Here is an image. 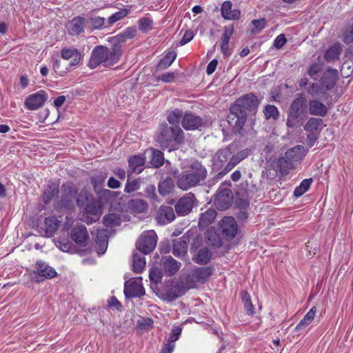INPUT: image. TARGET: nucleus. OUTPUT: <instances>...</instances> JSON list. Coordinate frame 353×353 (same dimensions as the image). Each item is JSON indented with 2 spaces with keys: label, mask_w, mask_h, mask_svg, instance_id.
I'll use <instances>...</instances> for the list:
<instances>
[{
  "label": "nucleus",
  "mask_w": 353,
  "mask_h": 353,
  "mask_svg": "<svg viewBox=\"0 0 353 353\" xmlns=\"http://www.w3.org/2000/svg\"><path fill=\"white\" fill-rule=\"evenodd\" d=\"M191 288H194L193 284L185 285L183 281L175 279L169 280L163 286L161 298L166 301L171 302L183 296Z\"/></svg>",
  "instance_id": "423d86ee"
},
{
  "label": "nucleus",
  "mask_w": 353,
  "mask_h": 353,
  "mask_svg": "<svg viewBox=\"0 0 353 353\" xmlns=\"http://www.w3.org/2000/svg\"><path fill=\"white\" fill-rule=\"evenodd\" d=\"M92 195L86 190H81L77 196V204L80 208H85L92 199Z\"/></svg>",
  "instance_id": "49530a36"
},
{
  "label": "nucleus",
  "mask_w": 353,
  "mask_h": 353,
  "mask_svg": "<svg viewBox=\"0 0 353 353\" xmlns=\"http://www.w3.org/2000/svg\"><path fill=\"white\" fill-rule=\"evenodd\" d=\"M87 28L90 30L101 29L104 24L105 19L99 16H91L85 19Z\"/></svg>",
  "instance_id": "7c9ffc66"
},
{
  "label": "nucleus",
  "mask_w": 353,
  "mask_h": 353,
  "mask_svg": "<svg viewBox=\"0 0 353 353\" xmlns=\"http://www.w3.org/2000/svg\"><path fill=\"white\" fill-rule=\"evenodd\" d=\"M85 27H87L85 18L80 16L74 17L67 25L68 32L72 36L83 33Z\"/></svg>",
  "instance_id": "a211bd4d"
},
{
  "label": "nucleus",
  "mask_w": 353,
  "mask_h": 353,
  "mask_svg": "<svg viewBox=\"0 0 353 353\" xmlns=\"http://www.w3.org/2000/svg\"><path fill=\"white\" fill-rule=\"evenodd\" d=\"M103 224L108 228H113L121 225V216L118 214H108L104 216Z\"/></svg>",
  "instance_id": "a19ab883"
},
{
  "label": "nucleus",
  "mask_w": 353,
  "mask_h": 353,
  "mask_svg": "<svg viewBox=\"0 0 353 353\" xmlns=\"http://www.w3.org/2000/svg\"><path fill=\"white\" fill-rule=\"evenodd\" d=\"M176 57V53L174 51L169 52L157 64V70H162L168 68L173 63Z\"/></svg>",
  "instance_id": "ea45409f"
},
{
  "label": "nucleus",
  "mask_w": 353,
  "mask_h": 353,
  "mask_svg": "<svg viewBox=\"0 0 353 353\" xmlns=\"http://www.w3.org/2000/svg\"><path fill=\"white\" fill-rule=\"evenodd\" d=\"M61 57L66 60L72 59L70 63L71 65H77L81 59V54L78 52L77 49L74 48H63L61 50Z\"/></svg>",
  "instance_id": "cd10ccee"
},
{
  "label": "nucleus",
  "mask_w": 353,
  "mask_h": 353,
  "mask_svg": "<svg viewBox=\"0 0 353 353\" xmlns=\"http://www.w3.org/2000/svg\"><path fill=\"white\" fill-rule=\"evenodd\" d=\"M148 203L143 199H135L128 202V208L137 213H141L148 210Z\"/></svg>",
  "instance_id": "473e14b6"
},
{
  "label": "nucleus",
  "mask_w": 353,
  "mask_h": 353,
  "mask_svg": "<svg viewBox=\"0 0 353 353\" xmlns=\"http://www.w3.org/2000/svg\"><path fill=\"white\" fill-rule=\"evenodd\" d=\"M146 197L152 201H157V195L156 194V188L154 185H148L145 189Z\"/></svg>",
  "instance_id": "4d7b16f0"
},
{
  "label": "nucleus",
  "mask_w": 353,
  "mask_h": 353,
  "mask_svg": "<svg viewBox=\"0 0 353 353\" xmlns=\"http://www.w3.org/2000/svg\"><path fill=\"white\" fill-rule=\"evenodd\" d=\"M157 141L163 150L172 152L185 143V133L179 125L162 124L159 128Z\"/></svg>",
  "instance_id": "7ed1b4c3"
},
{
  "label": "nucleus",
  "mask_w": 353,
  "mask_h": 353,
  "mask_svg": "<svg viewBox=\"0 0 353 353\" xmlns=\"http://www.w3.org/2000/svg\"><path fill=\"white\" fill-rule=\"evenodd\" d=\"M317 139H318L317 133L309 132L308 134L307 135V138H306V141H305L307 146L309 148H312L314 145V143Z\"/></svg>",
  "instance_id": "e2e57ef3"
},
{
  "label": "nucleus",
  "mask_w": 353,
  "mask_h": 353,
  "mask_svg": "<svg viewBox=\"0 0 353 353\" xmlns=\"http://www.w3.org/2000/svg\"><path fill=\"white\" fill-rule=\"evenodd\" d=\"M259 100L252 93L246 94L237 99L230 106L228 121L234 128L235 133L244 135L243 126L249 114L257 112Z\"/></svg>",
  "instance_id": "f257e3e1"
},
{
  "label": "nucleus",
  "mask_w": 353,
  "mask_h": 353,
  "mask_svg": "<svg viewBox=\"0 0 353 353\" xmlns=\"http://www.w3.org/2000/svg\"><path fill=\"white\" fill-rule=\"evenodd\" d=\"M122 54L118 47L108 48L103 46H97L91 52L88 66L94 69L102 64L105 67H110L117 63Z\"/></svg>",
  "instance_id": "20e7f679"
},
{
  "label": "nucleus",
  "mask_w": 353,
  "mask_h": 353,
  "mask_svg": "<svg viewBox=\"0 0 353 353\" xmlns=\"http://www.w3.org/2000/svg\"><path fill=\"white\" fill-rule=\"evenodd\" d=\"M141 184V179H132L128 176V179L124 188V192L130 194L140 189Z\"/></svg>",
  "instance_id": "37998d69"
},
{
  "label": "nucleus",
  "mask_w": 353,
  "mask_h": 353,
  "mask_svg": "<svg viewBox=\"0 0 353 353\" xmlns=\"http://www.w3.org/2000/svg\"><path fill=\"white\" fill-rule=\"evenodd\" d=\"M181 125L186 130H201L206 126V121L192 112H185L181 120Z\"/></svg>",
  "instance_id": "9d476101"
},
{
  "label": "nucleus",
  "mask_w": 353,
  "mask_h": 353,
  "mask_svg": "<svg viewBox=\"0 0 353 353\" xmlns=\"http://www.w3.org/2000/svg\"><path fill=\"white\" fill-rule=\"evenodd\" d=\"M216 214V211L214 209H209L202 213L199 218L198 226L202 229L207 228L214 221Z\"/></svg>",
  "instance_id": "bb28decb"
},
{
  "label": "nucleus",
  "mask_w": 353,
  "mask_h": 353,
  "mask_svg": "<svg viewBox=\"0 0 353 353\" xmlns=\"http://www.w3.org/2000/svg\"><path fill=\"white\" fill-rule=\"evenodd\" d=\"M211 252L208 248H203L198 251L195 262L199 264H206L211 259Z\"/></svg>",
  "instance_id": "c03bdc74"
},
{
  "label": "nucleus",
  "mask_w": 353,
  "mask_h": 353,
  "mask_svg": "<svg viewBox=\"0 0 353 353\" xmlns=\"http://www.w3.org/2000/svg\"><path fill=\"white\" fill-rule=\"evenodd\" d=\"M176 212L170 205H162L157 211L155 219L159 225H166L176 218Z\"/></svg>",
  "instance_id": "4468645a"
},
{
  "label": "nucleus",
  "mask_w": 353,
  "mask_h": 353,
  "mask_svg": "<svg viewBox=\"0 0 353 353\" xmlns=\"http://www.w3.org/2000/svg\"><path fill=\"white\" fill-rule=\"evenodd\" d=\"M47 99V93L44 90H40L37 93L29 95L25 101V105L29 110H37L43 105Z\"/></svg>",
  "instance_id": "2eb2a0df"
},
{
  "label": "nucleus",
  "mask_w": 353,
  "mask_h": 353,
  "mask_svg": "<svg viewBox=\"0 0 353 353\" xmlns=\"http://www.w3.org/2000/svg\"><path fill=\"white\" fill-rule=\"evenodd\" d=\"M85 210L88 214L94 216H99L102 212L101 202L92 198L85 207Z\"/></svg>",
  "instance_id": "58836bf2"
},
{
  "label": "nucleus",
  "mask_w": 353,
  "mask_h": 353,
  "mask_svg": "<svg viewBox=\"0 0 353 353\" xmlns=\"http://www.w3.org/2000/svg\"><path fill=\"white\" fill-rule=\"evenodd\" d=\"M124 294L127 298L140 297L145 294L144 289L137 281L129 280L125 283Z\"/></svg>",
  "instance_id": "4be33fe9"
},
{
  "label": "nucleus",
  "mask_w": 353,
  "mask_h": 353,
  "mask_svg": "<svg viewBox=\"0 0 353 353\" xmlns=\"http://www.w3.org/2000/svg\"><path fill=\"white\" fill-rule=\"evenodd\" d=\"M181 329L176 328L172 330V333L170 334L168 338V343H172L178 340L179 335L181 334Z\"/></svg>",
  "instance_id": "338daca9"
},
{
  "label": "nucleus",
  "mask_w": 353,
  "mask_h": 353,
  "mask_svg": "<svg viewBox=\"0 0 353 353\" xmlns=\"http://www.w3.org/2000/svg\"><path fill=\"white\" fill-rule=\"evenodd\" d=\"M219 229L224 239L230 241L233 239L238 232V225L232 216H225L219 223Z\"/></svg>",
  "instance_id": "9b49d317"
},
{
  "label": "nucleus",
  "mask_w": 353,
  "mask_h": 353,
  "mask_svg": "<svg viewBox=\"0 0 353 353\" xmlns=\"http://www.w3.org/2000/svg\"><path fill=\"white\" fill-rule=\"evenodd\" d=\"M263 112L266 119L272 118L274 120H276L279 116V110L274 105H267L264 109Z\"/></svg>",
  "instance_id": "864d4df0"
},
{
  "label": "nucleus",
  "mask_w": 353,
  "mask_h": 353,
  "mask_svg": "<svg viewBox=\"0 0 353 353\" xmlns=\"http://www.w3.org/2000/svg\"><path fill=\"white\" fill-rule=\"evenodd\" d=\"M97 239V241L108 242V230L106 229L98 230Z\"/></svg>",
  "instance_id": "774afa93"
},
{
  "label": "nucleus",
  "mask_w": 353,
  "mask_h": 353,
  "mask_svg": "<svg viewBox=\"0 0 353 353\" xmlns=\"http://www.w3.org/2000/svg\"><path fill=\"white\" fill-rule=\"evenodd\" d=\"M194 37V32L191 30L185 31L182 39L180 41L181 46H183L190 41Z\"/></svg>",
  "instance_id": "0e129e2a"
},
{
  "label": "nucleus",
  "mask_w": 353,
  "mask_h": 353,
  "mask_svg": "<svg viewBox=\"0 0 353 353\" xmlns=\"http://www.w3.org/2000/svg\"><path fill=\"white\" fill-rule=\"evenodd\" d=\"M183 111L179 109H174L171 112L167 117V120L173 125H178L180 120L183 119Z\"/></svg>",
  "instance_id": "09e8293b"
},
{
  "label": "nucleus",
  "mask_w": 353,
  "mask_h": 353,
  "mask_svg": "<svg viewBox=\"0 0 353 353\" xmlns=\"http://www.w3.org/2000/svg\"><path fill=\"white\" fill-rule=\"evenodd\" d=\"M232 190L226 186L225 183L221 184L216 193L214 204L219 210H225L232 205L233 201Z\"/></svg>",
  "instance_id": "1a4fd4ad"
},
{
  "label": "nucleus",
  "mask_w": 353,
  "mask_h": 353,
  "mask_svg": "<svg viewBox=\"0 0 353 353\" xmlns=\"http://www.w3.org/2000/svg\"><path fill=\"white\" fill-rule=\"evenodd\" d=\"M149 277L151 281L158 283L162 278V272L158 268H153L150 270Z\"/></svg>",
  "instance_id": "6e6d98bb"
},
{
  "label": "nucleus",
  "mask_w": 353,
  "mask_h": 353,
  "mask_svg": "<svg viewBox=\"0 0 353 353\" xmlns=\"http://www.w3.org/2000/svg\"><path fill=\"white\" fill-rule=\"evenodd\" d=\"M321 99H312L307 103V113L311 115L325 117L327 112L328 108L321 101Z\"/></svg>",
  "instance_id": "412c9836"
},
{
  "label": "nucleus",
  "mask_w": 353,
  "mask_h": 353,
  "mask_svg": "<svg viewBox=\"0 0 353 353\" xmlns=\"http://www.w3.org/2000/svg\"><path fill=\"white\" fill-rule=\"evenodd\" d=\"M232 4L230 1H226L222 3L221 11L222 17L227 20H236L241 16L239 10H232Z\"/></svg>",
  "instance_id": "a878e982"
},
{
  "label": "nucleus",
  "mask_w": 353,
  "mask_h": 353,
  "mask_svg": "<svg viewBox=\"0 0 353 353\" xmlns=\"http://www.w3.org/2000/svg\"><path fill=\"white\" fill-rule=\"evenodd\" d=\"M323 124V120L320 118L311 117L308 119L306 124L304 126L305 130L310 132H315L321 129V126Z\"/></svg>",
  "instance_id": "79ce46f5"
},
{
  "label": "nucleus",
  "mask_w": 353,
  "mask_h": 353,
  "mask_svg": "<svg viewBox=\"0 0 353 353\" xmlns=\"http://www.w3.org/2000/svg\"><path fill=\"white\" fill-rule=\"evenodd\" d=\"M139 30L146 33L152 29L153 21L149 17H142L138 21Z\"/></svg>",
  "instance_id": "603ef678"
},
{
  "label": "nucleus",
  "mask_w": 353,
  "mask_h": 353,
  "mask_svg": "<svg viewBox=\"0 0 353 353\" xmlns=\"http://www.w3.org/2000/svg\"><path fill=\"white\" fill-rule=\"evenodd\" d=\"M206 168L198 160L190 161L184 167V170L176 176V185L182 190L201 185L206 180Z\"/></svg>",
  "instance_id": "f03ea898"
},
{
  "label": "nucleus",
  "mask_w": 353,
  "mask_h": 353,
  "mask_svg": "<svg viewBox=\"0 0 353 353\" xmlns=\"http://www.w3.org/2000/svg\"><path fill=\"white\" fill-rule=\"evenodd\" d=\"M58 222L54 217H47L44 221L46 235L52 236L58 228Z\"/></svg>",
  "instance_id": "c9c22d12"
},
{
  "label": "nucleus",
  "mask_w": 353,
  "mask_h": 353,
  "mask_svg": "<svg viewBox=\"0 0 353 353\" xmlns=\"http://www.w3.org/2000/svg\"><path fill=\"white\" fill-rule=\"evenodd\" d=\"M77 190L70 185H63V194L59 202L60 208L71 209L74 206V200L76 198Z\"/></svg>",
  "instance_id": "f8f14e48"
},
{
  "label": "nucleus",
  "mask_w": 353,
  "mask_h": 353,
  "mask_svg": "<svg viewBox=\"0 0 353 353\" xmlns=\"http://www.w3.org/2000/svg\"><path fill=\"white\" fill-rule=\"evenodd\" d=\"M145 266V257L141 253H134L132 256V268L135 273L142 272Z\"/></svg>",
  "instance_id": "2f4dec72"
},
{
  "label": "nucleus",
  "mask_w": 353,
  "mask_h": 353,
  "mask_svg": "<svg viewBox=\"0 0 353 353\" xmlns=\"http://www.w3.org/2000/svg\"><path fill=\"white\" fill-rule=\"evenodd\" d=\"M312 183V178L303 180L300 185L295 188L294 191V196L296 198L302 196L310 188Z\"/></svg>",
  "instance_id": "a18cd8bd"
},
{
  "label": "nucleus",
  "mask_w": 353,
  "mask_h": 353,
  "mask_svg": "<svg viewBox=\"0 0 353 353\" xmlns=\"http://www.w3.org/2000/svg\"><path fill=\"white\" fill-rule=\"evenodd\" d=\"M59 193L58 186L55 184H50L44 190L43 194V201L48 204L50 201L56 197Z\"/></svg>",
  "instance_id": "72a5a7b5"
},
{
  "label": "nucleus",
  "mask_w": 353,
  "mask_h": 353,
  "mask_svg": "<svg viewBox=\"0 0 353 353\" xmlns=\"http://www.w3.org/2000/svg\"><path fill=\"white\" fill-rule=\"evenodd\" d=\"M277 168L280 170L282 174H287L289 170L294 169L296 165L294 163L288 158H286V155L280 157L276 161Z\"/></svg>",
  "instance_id": "c85d7f7f"
},
{
  "label": "nucleus",
  "mask_w": 353,
  "mask_h": 353,
  "mask_svg": "<svg viewBox=\"0 0 353 353\" xmlns=\"http://www.w3.org/2000/svg\"><path fill=\"white\" fill-rule=\"evenodd\" d=\"M190 242L189 236L183 235L174 239L172 244V253L179 258H183L187 255L188 244Z\"/></svg>",
  "instance_id": "6ab92c4d"
},
{
  "label": "nucleus",
  "mask_w": 353,
  "mask_h": 353,
  "mask_svg": "<svg viewBox=\"0 0 353 353\" xmlns=\"http://www.w3.org/2000/svg\"><path fill=\"white\" fill-rule=\"evenodd\" d=\"M341 52V48L340 45L339 43L334 44L325 52L324 58L327 62H334L339 59V56Z\"/></svg>",
  "instance_id": "e433bc0d"
},
{
  "label": "nucleus",
  "mask_w": 353,
  "mask_h": 353,
  "mask_svg": "<svg viewBox=\"0 0 353 353\" xmlns=\"http://www.w3.org/2000/svg\"><path fill=\"white\" fill-rule=\"evenodd\" d=\"M307 151L308 149L305 148L303 145H298L288 149L285 152L286 158L290 159L296 165L301 162Z\"/></svg>",
  "instance_id": "aec40b11"
},
{
  "label": "nucleus",
  "mask_w": 353,
  "mask_h": 353,
  "mask_svg": "<svg viewBox=\"0 0 353 353\" xmlns=\"http://www.w3.org/2000/svg\"><path fill=\"white\" fill-rule=\"evenodd\" d=\"M307 93L313 99L327 98V93L323 90V87L316 83H312L307 90Z\"/></svg>",
  "instance_id": "4c0bfd02"
},
{
  "label": "nucleus",
  "mask_w": 353,
  "mask_h": 353,
  "mask_svg": "<svg viewBox=\"0 0 353 353\" xmlns=\"http://www.w3.org/2000/svg\"><path fill=\"white\" fill-rule=\"evenodd\" d=\"M212 274V269L210 267L198 268L188 274L186 279V283L188 285L193 284L194 286L195 283L205 282Z\"/></svg>",
  "instance_id": "ddd939ff"
},
{
  "label": "nucleus",
  "mask_w": 353,
  "mask_h": 353,
  "mask_svg": "<svg viewBox=\"0 0 353 353\" xmlns=\"http://www.w3.org/2000/svg\"><path fill=\"white\" fill-rule=\"evenodd\" d=\"M157 242V236L154 231H146L139 236L136 243V248L141 253L148 254L155 248Z\"/></svg>",
  "instance_id": "0eeeda50"
},
{
  "label": "nucleus",
  "mask_w": 353,
  "mask_h": 353,
  "mask_svg": "<svg viewBox=\"0 0 353 353\" xmlns=\"http://www.w3.org/2000/svg\"><path fill=\"white\" fill-rule=\"evenodd\" d=\"M253 28L251 29L250 32L252 34H256L260 33L266 26L267 21L265 18L259 19H254L251 21Z\"/></svg>",
  "instance_id": "8fccbe9b"
},
{
  "label": "nucleus",
  "mask_w": 353,
  "mask_h": 353,
  "mask_svg": "<svg viewBox=\"0 0 353 353\" xmlns=\"http://www.w3.org/2000/svg\"><path fill=\"white\" fill-rule=\"evenodd\" d=\"M174 188V181L172 178L167 177L165 180L161 181L158 184L159 192L162 196L170 194Z\"/></svg>",
  "instance_id": "f704fd0d"
},
{
  "label": "nucleus",
  "mask_w": 353,
  "mask_h": 353,
  "mask_svg": "<svg viewBox=\"0 0 353 353\" xmlns=\"http://www.w3.org/2000/svg\"><path fill=\"white\" fill-rule=\"evenodd\" d=\"M307 101L306 97L300 93L292 101L287 113L286 125L289 128L301 126L307 117Z\"/></svg>",
  "instance_id": "39448f33"
},
{
  "label": "nucleus",
  "mask_w": 353,
  "mask_h": 353,
  "mask_svg": "<svg viewBox=\"0 0 353 353\" xmlns=\"http://www.w3.org/2000/svg\"><path fill=\"white\" fill-rule=\"evenodd\" d=\"M230 39L225 37L223 36L221 37V50L222 53L226 57L230 56L231 54L228 50Z\"/></svg>",
  "instance_id": "bf43d9fd"
},
{
  "label": "nucleus",
  "mask_w": 353,
  "mask_h": 353,
  "mask_svg": "<svg viewBox=\"0 0 353 353\" xmlns=\"http://www.w3.org/2000/svg\"><path fill=\"white\" fill-rule=\"evenodd\" d=\"M34 271L39 276L46 279H52L57 276V272L54 268L49 266L48 263L42 261H38L35 265Z\"/></svg>",
  "instance_id": "393cba45"
},
{
  "label": "nucleus",
  "mask_w": 353,
  "mask_h": 353,
  "mask_svg": "<svg viewBox=\"0 0 353 353\" xmlns=\"http://www.w3.org/2000/svg\"><path fill=\"white\" fill-rule=\"evenodd\" d=\"M61 63L59 60H55L53 63V69L57 74L63 76L66 72V68H61Z\"/></svg>",
  "instance_id": "69168bd1"
},
{
  "label": "nucleus",
  "mask_w": 353,
  "mask_h": 353,
  "mask_svg": "<svg viewBox=\"0 0 353 353\" xmlns=\"http://www.w3.org/2000/svg\"><path fill=\"white\" fill-rule=\"evenodd\" d=\"M230 155L231 152L228 149L220 150L216 153L217 159L221 163L226 162Z\"/></svg>",
  "instance_id": "13d9d810"
},
{
  "label": "nucleus",
  "mask_w": 353,
  "mask_h": 353,
  "mask_svg": "<svg viewBox=\"0 0 353 353\" xmlns=\"http://www.w3.org/2000/svg\"><path fill=\"white\" fill-rule=\"evenodd\" d=\"M338 79V71L336 69H327L323 74L321 82L322 86L325 87L326 90H331L336 83Z\"/></svg>",
  "instance_id": "5701e85b"
},
{
  "label": "nucleus",
  "mask_w": 353,
  "mask_h": 353,
  "mask_svg": "<svg viewBox=\"0 0 353 353\" xmlns=\"http://www.w3.org/2000/svg\"><path fill=\"white\" fill-rule=\"evenodd\" d=\"M161 265L165 274L168 276L174 275L180 269L181 263L173 259L171 256L162 257Z\"/></svg>",
  "instance_id": "dca6fc26"
},
{
  "label": "nucleus",
  "mask_w": 353,
  "mask_h": 353,
  "mask_svg": "<svg viewBox=\"0 0 353 353\" xmlns=\"http://www.w3.org/2000/svg\"><path fill=\"white\" fill-rule=\"evenodd\" d=\"M71 239L80 246L85 247L88 244L89 235L85 225H78L71 230Z\"/></svg>",
  "instance_id": "f3484780"
},
{
  "label": "nucleus",
  "mask_w": 353,
  "mask_h": 353,
  "mask_svg": "<svg viewBox=\"0 0 353 353\" xmlns=\"http://www.w3.org/2000/svg\"><path fill=\"white\" fill-rule=\"evenodd\" d=\"M145 158L141 155H134L128 159L129 168L127 174L130 177L133 173L139 174L142 171L141 167L145 164Z\"/></svg>",
  "instance_id": "b1692460"
},
{
  "label": "nucleus",
  "mask_w": 353,
  "mask_h": 353,
  "mask_svg": "<svg viewBox=\"0 0 353 353\" xmlns=\"http://www.w3.org/2000/svg\"><path fill=\"white\" fill-rule=\"evenodd\" d=\"M127 38L122 32L115 37H112L110 38V41L112 44V47H118L120 50L122 51V44L124 43L126 41Z\"/></svg>",
  "instance_id": "5fc2aeb1"
},
{
  "label": "nucleus",
  "mask_w": 353,
  "mask_h": 353,
  "mask_svg": "<svg viewBox=\"0 0 353 353\" xmlns=\"http://www.w3.org/2000/svg\"><path fill=\"white\" fill-rule=\"evenodd\" d=\"M129 10L127 9H121L114 13L108 19V27L112 26L117 21L123 19L128 14Z\"/></svg>",
  "instance_id": "3c124183"
},
{
  "label": "nucleus",
  "mask_w": 353,
  "mask_h": 353,
  "mask_svg": "<svg viewBox=\"0 0 353 353\" xmlns=\"http://www.w3.org/2000/svg\"><path fill=\"white\" fill-rule=\"evenodd\" d=\"M287 42L285 34H281L277 36L274 41V46L277 48H281Z\"/></svg>",
  "instance_id": "680f3d73"
},
{
  "label": "nucleus",
  "mask_w": 353,
  "mask_h": 353,
  "mask_svg": "<svg viewBox=\"0 0 353 353\" xmlns=\"http://www.w3.org/2000/svg\"><path fill=\"white\" fill-rule=\"evenodd\" d=\"M119 194L120 192H114L110 190H104L102 192L103 197L107 201H112L115 199Z\"/></svg>",
  "instance_id": "052dcab7"
},
{
  "label": "nucleus",
  "mask_w": 353,
  "mask_h": 353,
  "mask_svg": "<svg viewBox=\"0 0 353 353\" xmlns=\"http://www.w3.org/2000/svg\"><path fill=\"white\" fill-rule=\"evenodd\" d=\"M196 201L194 194L188 192L177 200L174 205L176 214L178 216H183L189 214L192 211Z\"/></svg>",
  "instance_id": "6e6552de"
},
{
  "label": "nucleus",
  "mask_w": 353,
  "mask_h": 353,
  "mask_svg": "<svg viewBox=\"0 0 353 353\" xmlns=\"http://www.w3.org/2000/svg\"><path fill=\"white\" fill-rule=\"evenodd\" d=\"M150 152V161L152 165L156 168L162 166L165 161L163 153L161 151L154 148H151Z\"/></svg>",
  "instance_id": "c756f323"
},
{
  "label": "nucleus",
  "mask_w": 353,
  "mask_h": 353,
  "mask_svg": "<svg viewBox=\"0 0 353 353\" xmlns=\"http://www.w3.org/2000/svg\"><path fill=\"white\" fill-rule=\"evenodd\" d=\"M241 299L247 314L252 315L254 314V306L252 305L250 296L246 291L241 292Z\"/></svg>",
  "instance_id": "de8ad7c7"
}]
</instances>
